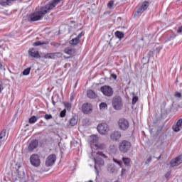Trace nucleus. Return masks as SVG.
I'll list each match as a JSON object with an SVG mask.
<instances>
[{"label": "nucleus", "instance_id": "obj_41", "mask_svg": "<svg viewBox=\"0 0 182 182\" xmlns=\"http://www.w3.org/2000/svg\"><path fill=\"white\" fill-rule=\"evenodd\" d=\"M148 55L149 56V58L151 56H154V51H149Z\"/></svg>", "mask_w": 182, "mask_h": 182}, {"label": "nucleus", "instance_id": "obj_20", "mask_svg": "<svg viewBox=\"0 0 182 182\" xmlns=\"http://www.w3.org/2000/svg\"><path fill=\"white\" fill-rule=\"evenodd\" d=\"M89 141L91 144H96L99 141V137L96 135H92L89 138Z\"/></svg>", "mask_w": 182, "mask_h": 182}, {"label": "nucleus", "instance_id": "obj_23", "mask_svg": "<svg viewBox=\"0 0 182 182\" xmlns=\"http://www.w3.org/2000/svg\"><path fill=\"white\" fill-rule=\"evenodd\" d=\"M114 35L119 40H122L124 38V33H123L122 31H117L115 32Z\"/></svg>", "mask_w": 182, "mask_h": 182}, {"label": "nucleus", "instance_id": "obj_46", "mask_svg": "<svg viewBox=\"0 0 182 182\" xmlns=\"http://www.w3.org/2000/svg\"><path fill=\"white\" fill-rule=\"evenodd\" d=\"M52 103H53V106H55L56 105V102L53 100V98L52 99Z\"/></svg>", "mask_w": 182, "mask_h": 182}, {"label": "nucleus", "instance_id": "obj_15", "mask_svg": "<svg viewBox=\"0 0 182 182\" xmlns=\"http://www.w3.org/2000/svg\"><path fill=\"white\" fill-rule=\"evenodd\" d=\"M28 55L31 58H41V55H39V52L35 50V48H30L28 50Z\"/></svg>", "mask_w": 182, "mask_h": 182}, {"label": "nucleus", "instance_id": "obj_33", "mask_svg": "<svg viewBox=\"0 0 182 182\" xmlns=\"http://www.w3.org/2000/svg\"><path fill=\"white\" fill-rule=\"evenodd\" d=\"M50 45L51 46H54V48H59V46H60V44L56 42H52Z\"/></svg>", "mask_w": 182, "mask_h": 182}, {"label": "nucleus", "instance_id": "obj_6", "mask_svg": "<svg viewBox=\"0 0 182 182\" xmlns=\"http://www.w3.org/2000/svg\"><path fill=\"white\" fill-rule=\"evenodd\" d=\"M97 129L100 134H107L109 132V125L105 122L98 124Z\"/></svg>", "mask_w": 182, "mask_h": 182}, {"label": "nucleus", "instance_id": "obj_7", "mask_svg": "<svg viewBox=\"0 0 182 182\" xmlns=\"http://www.w3.org/2000/svg\"><path fill=\"white\" fill-rule=\"evenodd\" d=\"M30 162L34 167H39L41 166V159L38 154H32L30 157Z\"/></svg>", "mask_w": 182, "mask_h": 182}, {"label": "nucleus", "instance_id": "obj_3", "mask_svg": "<svg viewBox=\"0 0 182 182\" xmlns=\"http://www.w3.org/2000/svg\"><path fill=\"white\" fill-rule=\"evenodd\" d=\"M100 92L107 97H112L113 96V88L109 85H103L100 87Z\"/></svg>", "mask_w": 182, "mask_h": 182}, {"label": "nucleus", "instance_id": "obj_11", "mask_svg": "<svg viewBox=\"0 0 182 182\" xmlns=\"http://www.w3.org/2000/svg\"><path fill=\"white\" fill-rule=\"evenodd\" d=\"M44 59H58V58H62L61 53H47L43 56Z\"/></svg>", "mask_w": 182, "mask_h": 182}, {"label": "nucleus", "instance_id": "obj_43", "mask_svg": "<svg viewBox=\"0 0 182 182\" xmlns=\"http://www.w3.org/2000/svg\"><path fill=\"white\" fill-rule=\"evenodd\" d=\"M181 32H182V26H181V27H179V28H178V31H177V33H181Z\"/></svg>", "mask_w": 182, "mask_h": 182}, {"label": "nucleus", "instance_id": "obj_37", "mask_svg": "<svg viewBox=\"0 0 182 182\" xmlns=\"http://www.w3.org/2000/svg\"><path fill=\"white\" fill-rule=\"evenodd\" d=\"M44 119H46V120H50V119H52V114H46L44 116Z\"/></svg>", "mask_w": 182, "mask_h": 182}, {"label": "nucleus", "instance_id": "obj_9", "mask_svg": "<svg viewBox=\"0 0 182 182\" xmlns=\"http://www.w3.org/2000/svg\"><path fill=\"white\" fill-rule=\"evenodd\" d=\"M149 8V2L148 1H144L141 5L139 6L138 9L136 11V14L138 16L141 15L146 9Z\"/></svg>", "mask_w": 182, "mask_h": 182}, {"label": "nucleus", "instance_id": "obj_38", "mask_svg": "<svg viewBox=\"0 0 182 182\" xmlns=\"http://www.w3.org/2000/svg\"><path fill=\"white\" fill-rule=\"evenodd\" d=\"M98 149H100L101 150H103L106 147V145L105 144H101V145H95Z\"/></svg>", "mask_w": 182, "mask_h": 182}, {"label": "nucleus", "instance_id": "obj_39", "mask_svg": "<svg viewBox=\"0 0 182 182\" xmlns=\"http://www.w3.org/2000/svg\"><path fill=\"white\" fill-rule=\"evenodd\" d=\"M0 70H4V71L6 70L5 67L2 65V63H0Z\"/></svg>", "mask_w": 182, "mask_h": 182}, {"label": "nucleus", "instance_id": "obj_36", "mask_svg": "<svg viewBox=\"0 0 182 182\" xmlns=\"http://www.w3.org/2000/svg\"><path fill=\"white\" fill-rule=\"evenodd\" d=\"M65 116H66V109H63V111L60 112V117H65Z\"/></svg>", "mask_w": 182, "mask_h": 182}, {"label": "nucleus", "instance_id": "obj_22", "mask_svg": "<svg viewBox=\"0 0 182 182\" xmlns=\"http://www.w3.org/2000/svg\"><path fill=\"white\" fill-rule=\"evenodd\" d=\"M41 45H49V41H38L33 43V46H41Z\"/></svg>", "mask_w": 182, "mask_h": 182}, {"label": "nucleus", "instance_id": "obj_27", "mask_svg": "<svg viewBox=\"0 0 182 182\" xmlns=\"http://www.w3.org/2000/svg\"><path fill=\"white\" fill-rule=\"evenodd\" d=\"M79 42H80V40L76 37L70 41V45H77Z\"/></svg>", "mask_w": 182, "mask_h": 182}, {"label": "nucleus", "instance_id": "obj_14", "mask_svg": "<svg viewBox=\"0 0 182 182\" xmlns=\"http://www.w3.org/2000/svg\"><path fill=\"white\" fill-rule=\"evenodd\" d=\"M38 144H39L38 140L34 139L31 141L28 146V151H33V150L38 147Z\"/></svg>", "mask_w": 182, "mask_h": 182}, {"label": "nucleus", "instance_id": "obj_13", "mask_svg": "<svg viewBox=\"0 0 182 182\" xmlns=\"http://www.w3.org/2000/svg\"><path fill=\"white\" fill-rule=\"evenodd\" d=\"M182 163V155L178 156L175 159L171 161V167H176V166H180Z\"/></svg>", "mask_w": 182, "mask_h": 182}, {"label": "nucleus", "instance_id": "obj_2", "mask_svg": "<svg viewBox=\"0 0 182 182\" xmlns=\"http://www.w3.org/2000/svg\"><path fill=\"white\" fill-rule=\"evenodd\" d=\"M100 156L101 157H103L104 159H106L107 157L102 151L97 152V157L94 158V161L95 163V169L96 170V171H97V166H99V167L105 166V161H103L102 158L99 157Z\"/></svg>", "mask_w": 182, "mask_h": 182}, {"label": "nucleus", "instance_id": "obj_34", "mask_svg": "<svg viewBox=\"0 0 182 182\" xmlns=\"http://www.w3.org/2000/svg\"><path fill=\"white\" fill-rule=\"evenodd\" d=\"M109 170L110 173H114V171H116V166L114 165H112L109 167Z\"/></svg>", "mask_w": 182, "mask_h": 182}, {"label": "nucleus", "instance_id": "obj_21", "mask_svg": "<svg viewBox=\"0 0 182 182\" xmlns=\"http://www.w3.org/2000/svg\"><path fill=\"white\" fill-rule=\"evenodd\" d=\"M14 1L16 0H0V5H1L2 6H5V5H8L9 6H10L11 5H12V2H14Z\"/></svg>", "mask_w": 182, "mask_h": 182}, {"label": "nucleus", "instance_id": "obj_24", "mask_svg": "<svg viewBox=\"0 0 182 182\" xmlns=\"http://www.w3.org/2000/svg\"><path fill=\"white\" fill-rule=\"evenodd\" d=\"M69 124L70 126H76V124H77V119H76V118L73 117L69 120Z\"/></svg>", "mask_w": 182, "mask_h": 182}, {"label": "nucleus", "instance_id": "obj_51", "mask_svg": "<svg viewBox=\"0 0 182 182\" xmlns=\"http://www.w3.org/2000/svg\"><path fill=\"white\" fill-rule=\"evenodd\" d=\"M178 1H180V0H178Z\"/></svg>", "mask_w": 182, "mask_h": 182}, {"label": "nucleus", "instance_id": "obj_16", "mask_svg": "<svg viewBox=\"0 0 182 182\" xmlns=\"http://www.w3.org/2000/svg\"><path fill=\"white\" fill-rule=\"evenodd\" d=\"M181 129H182V119H180L176 122V124L173 126V130L178 132H180V130Z\"/></svg>", "mask_w": 182, "mask_h": 182}, {"label": "nucleus", "instance_id": "obj_28", "mask_svg": "<svg viewBox=\"0 0 182 182\" xmlns=\"http://www.w3.org/2000/svg\"><path fill=\"white\" fill-rule=\"evenodd\" d=\"M100 110H105V109H107V104L106 102L100 103Z\"/></svg>", "mask_w": 182, "mask_h": 182}, {"label": "nucleus", "instance_id": "obj_40", "mask_svg": "<svg viewBox=\"0 0 182 182\" xmlns=\"http://www.w3.org/2000/svg\"><path fill=\"white\" fill-rule=\"evenodd\" d=\"M111 77H112L114 80H116V79H117V75L116 74H111Z\"/></svg>", "mask_w": 182, "mask_h": 182}, {"label": "nucleus", "instance_id": "obj_19", "mask_svg": "<svg viewBox=\"0 0 182 182\" xmlns=\"http://www.w3.org/2000/svg\"><path fill=\"white\" fill-rule=\"evenodd\" d=\"M87 96L89 97V99H96V97H97L96 92L92 90H88L87 91Z\"/></svg>", "mask_w": 182, "mask_h": 182}, {"label": "nucleus", "instance_id": "obj_8", "mask_svg": "<svg viewBox=\"0 0 182 182\" xmlns=\"http://www.w3.org/2000/svg\"><path fill=\"white\" fill-rule=\"evenodd\" d=\"M55 161H56V155L52 154L47 157L46 160V166L47 167H50L55 164Z\"/></svg>", "mask_w": 182, "mask_h": 182}, {"label": "nucleus", "instance_id": "obj_48", "mask_svg": "<svg viewBox=\"0 0 182 182\" xmlns=\"http://www.w3.org/2000/svg\"><path fill=\"white\" fill-rule=\"evenodd\" d=\"M18 2H22V0H18Z\"/></svg>", "mask_w": 182, "mask_h": 182}, {"label": "nucleus", "instance_id": "obj_49", "mask_svg": "<svg viewBox=\"0 0 182 182\" xmlns=\"http://www.w3.org/2000/svg\"><path fill=\"white\" fill-rule=\"evenodd\" d=\"M66 58H67V59H70V57H67Z\"/></svg>", "mask_w": 182, "mask_h": 182}, {"label": "nucleus", "instance_id": "obj_44", "mask_svg": "<svg viewBox=\"0 0 182 182\" xmlns=\"http://www.w3.org/2000/svg\"><path fill=\"white\" fill-rule=\"evenodd\" d=\"M4 90V86L0 84V93Z\"/></svg>", "mask_w": 182, "mask_h": 182}, {"label": "nucleus", "instance_id": "obj_47", "mask_svg": "<svg viewBox=\"0 0 182 182\" xmlns=\"http://www.w3.org/2000/svg\"><path fill=\"white\" fill-rule=\"evenodd\" d=\"M176 36H177V35L174 34L173 37V38H176Z\"/></svg>", "mask_w": 182, "mask_h": 182}, {"label": "nucleus", "instance_id": "obj_35", "mask_svg": "<svg viewBox=\"0 0 182 182\" xmlns=\"http://www.w3.org/2000/svg\"><path fill=\"white\" fill-rule=\"evenodd\" d=\"M65 107L67 108V110H70V109H72V104H70V103H65Z\"/></svg>", "mask_w": 182, "mask_h": 182}, {"label": "nucleus", "instance_id": "obj_5", "mask_svg": "<svg viewBox=\"0 0 182 182\" xmlns=\"http://www.w3.org/2000/svg\"><path fill=\"white\" fill-rule=\"evenodd\" d=\"M130 124L129 123V120H127V119L120 118L118 120V127L120 129V130H127Z\"/></svg>", "mask_w": 182, "mask_h": 182}, {"label": "nucleus", "instance_id": "obj_1", "mask_svg": "<svg viewBox=\"0 0 182 182\" xmlns=\"http://www.w3.org/2000/svg\"><path fill=\"white\" fill-rule=\"evenodd\" d=\"M130 149H132V143L130 141L122 140L119 143V150L120 153L126 154V153L130 151Z\"/></svg>", "mask_w": 182, "mask_h": 182}, {"label": "nucleus", "instance_id": "obj_29", "mask_svg": "<svg viewBox=\"0 0 182 182\" xmlns=\"http://www.w3.org/2000/svg\"><path fill=\"white\" fill-rule=\"evenodd\" d=\"M114 5V1L111 0L107 4V8H109V9H113Z\"/></svg>", "mask_w": 182, "mask_h": 182}, {"label": "nucleus", "instance_id": "obj_17", "mask_svg": "<svg viewBox=\"0 0 182 182\" xmlns=\"http://www.w3.org/2000/svg\"><path fill=\"white\" fill-rule=\"evenodd\" d=\"M64 53H66V55H75V53H76V49L72 47H67L64 49Z\"/></svg>", "mask_w": 182, "mask_h": 182}, {"label": "nucleus", "instance_id": "obj_18", "mask_svg": "<svg viewBox=\"0 0 182 182\" xmlns=\"http://www.w3.org/2000/svg\"><path fill=\"white\" fill-rule=\"evenodd\" d=\"M6 136V129H3L0 132V147L5 143V137Z\"/></svg>", "mask_w": 182, "mask_h": 182}, {"label": "nucleus", "instance_id": "obj_26", "mask_svg": "<svg viewBox=\"0 0 182 182\" xmlns=\"http://www.w3.org/2000/svg\"><path fill=\"white\" fill-rule=\"evenodd\" d=\"M122 161L124 164V166H130V162L132 161V160L130 159V158H122Z\"/></svg>", "mask_w": 182, "mask_h": 182}, {"label": "nucleus", "instance_id": "obj_31", "mask_svg": "<svg viewBox=\"0 0 182 182\" xmlns=\"http://www.w3.org/2000/svg\"><path fill=\"white\" fill-rule=\"evenodd\" d=\"M138 100H139V97H137V96L133 97L132 102V105H136V103H137Z\"/></svg>", "mask_w": 182, "mask_h": 182}, {"label": "nucleus", "instance_id": "obj_4", "mask_svg": "<svg viewBox=\"0 0 182 182\" xmlns=\"http://www.w3.org/2000/svg\"><path fill=\"white\" fill-rule=\"evenodd\" d=\"M112 106L115 110H122V107H123L122 97L119 96L114 97L112 99Z\"/></svg>", "mask_w": 182, "mask_h": 182}, {"label": "nucleus", "instance_id": "obj_50", "mask_svg": "<svg viewBox=\"0 0 182 182\" xmlns=\"http://www.w3.org/2000/svg\"><path fill=\"white\" fill-rule=\"evenodd\" d=\"M21 168V166H18V168Z\"/></svg>", "mask_w": 182, "mask_h": 182}, {"label": "nucleus", "instance_id": "obj_25", "mask_svg": "<svg viewBox=\"0 0 182 182\" xmlns=\"http://www.w3.org/2000/svg\"><path fill=\"white\" fill-rule=\"evenodd\" d=\"M38 118L36 116L33 115L29 119L28 122L30 124H33L38 122Z\"/></svg>", "mask_w": 182, "mask_h": 182}, {"label": "nucleus", "instance_id": "obj_32", "mask_svg": "<svg viewBox=\"0 0 182 182\" xmlns=\"http://www.w3.org/2000/svg\"><path fill=\"white\" fill-rule=\"evenodd\" d=\"M113 161L114 163H116L117 164H118V166H122L123 164V162H122V161H119L116 159H113Z\"/></svg>", "mask_w": 182, "mask_h": 182}, {"label": "nucleus", "instance_id": "obj_10", "mask_svg": "<svg viewBox=\"0 0 182 182\" xmlns=\"http://www.w3.org/2000/svg\"><path fill=\"white\" fill-rule=\"evenodd\" d=\"M122 138V132L120 131H114L110 134V139L112 141H119Z\"/></svg>", "mask_w": 182, "mask_h": 182}, {"label": "nucleus", "instance_id": "obj_30", "mask_svg": "<svg viewBox=\"0 0 182 182\" xmlns=\"http://www.w3.org/2000/svg\"><path fill=\"white\" fill-rule=\"evenodd\" d=\"M31 73V68H26L23 71V75L24 76H28Z\"/></svg>", "mask_w": 182, "mask_h": 182}, {"label": "nucleus", "instance_id": "obj_12", "mask_svg": "<svg viewBox=\"0 0 182 182\" xmlns=\"http://www.w3.org/2000/svg\"><path fill=\"white\" fill-rule=\"evenodd\" d=\"M82 112L85 113V114H89L92 112V105L90 103H85L82 106Z\"/></svg>", "mask_w": 182, "mask_h": 182}, {"label": "nucleus", "instance_id": "obj_45", "mask_svg": "<svg viewBox=\"0 0 182 182\" xmlns=\"http://www.w3.org/2000/svg\"><path fill=\"white\" fill-rule=\"evenodd\" d=\"M80 38H82V33H80L77 36V38H78L80 41Z\"/></svg>", "mask_w": 182, "mask_h": 182}, {"label": "nucleus", "instance_id": "obj_42", "mask_svg": "<svg viewBox=\"0 0 182 182\" xmlns=\"http://www.w3.org/2000/svg\"><path fill=\"white\" fill-rule=\"evenodd\" d=\"M175 97H181V93H180V92H176V93H175Z\"/></svg>", "mask_w": 182, "mask_h": 182}]
</instances>
